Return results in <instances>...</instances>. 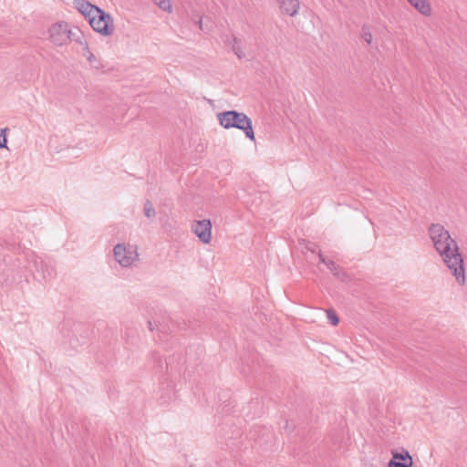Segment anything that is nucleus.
Segmentation results:
<instances>
[{
    "label": "nucleus",
    "instance_id": "4468645a",
    "mask_svg": "<svg viewBox=\"0 0 467 467\" xmlns=\"http://www.w3.org/2000/svg\"><path fill=\"white\" fill-rule=\"evenodd\" d=\"M82 56L89 62L90 66L96 69H101L104 67L102 61L98 58L90 49L82 52Z\"/></svg>",
    "mask_w": 467,
    "mask_h": 467
},
{
    "label": "nucleus",
    "instance_id": "f03ea898",
    "mask_svg": "<svg viewBox=\"0 0 467 467\" xmlns=\"http://www.w3.org/2000/svg\"><path fill=\"white\" fill-rule=\"evenodd\" d=\"M221 126L224 129H238L244 131L246 138L252 141L255 140L252 119L244 112L228 110L217 114Z\"/></svg>",
    "mask_w": 467,
    "mask_h": 467
},
{
    "label": "nucleus",
    "instance_id": "39448f33",
    "mask_svg": "<svg viewBox=\"0 0 467 467\" xmlns=\"http://www.w3.org/2000/svg\"><path fill=\"white\" fill-rule=\"evenodd\" d=\"M116 261L123 267H128L138 259V253L135 249L127 248L124 244H118L114 249Z\"/></svg>",
    "mask_w": 467,
    "mask_h": 467
},
{
    "label": "nucleus",
    "instance_id": "2eb2a0df",
    "mask_svg": "<svg viewBox=\"0 0 467 467\" xmlns=\"http://www.w3.org/2000/svg\"><path fill=\"white\" fill-rule=\"evenodd\" d=\"M232 50L239 58L245 56L241 47V40L234 36H233Z\"/></svg>",
    "mask_w": 467,
    "mask_h": 467
},
{
    "label": "nucleus",
    "instance_id": "9b49d317",
    "mask_svg": "<svg viewBox=\"0 0 467 467\" xmlns=\"http://www.w3.org/2000/svg\"><path fill=\"white\" fill-rule=\"evenodd\" d=\"M77 9L86 17L88 20L94 16L95 13H99V7L90 4L86 0H75Z\"/></svg>",
    "mask_w": 467,
    "mask_h": 467
},
{
    "label": "nucleus",
    "instance_id": "0eeeda50",
    "mask_svg": "<svg viewBox=\"0 0 467 467\" xmlns=\"http://www.w3.org/2000/svg\"><path fill=\"white\" fill-rule=\"evenodd\" d=\"M392 457L388 463V467H411L413 460L409 451L403 448L399 451H391Z\"/></svg>",
    "mask_w": 467,
    "mask_h": 467
},
{
    "label": "nucleus",
    "instance_id": "a211bd4d",
    "mask_svg": "<svg viewBox=\"0 0 467 467\" xmlns=\"http://www.w3.org/2000/svg\"><path fill=\"white\" fill-rule=\"evenodd\" d=\"M144 214L148 218L154 217L156 214L155 209L150 201H146L144 203Z\"/></svg>",
    "mask_w": 467,
    "mask_h": 467
},
{
    "label": "nucleus",
    "instance_id": "6e6552de",
    "mask_svg": "<svg viewBox=\"0 0 467 467\" xmlns=\"http://www.w3.org/2000/svg\"><path fill=\"white\" fill-rule=\"evenodd\" d=\"M302 244L305 245L306 259L311 263H321V248L318 244L309 241L303 240Z\"/></svg>",
    "mask_w": 467,
    "mask_h": 467
},
{
    "label": "nucleus",
    "instance_id": "4be33fe9",
    "mask_svg": "<svg viewBox=\"0 0 467 467\" xmlns=\"http://www.w3.org/2000/svg\"><path fill=\"white\" fill-rule=\"evenodd\" d=\"M151 325H152V324H151V322H150V321H149V328H150V330H151V331H152V330H153V327H151Z\"/></svg>",
    "mask_w": 467,
    "mask_h": 467
},
{
    "label": "nucleus",
    "instance_id": "dca6fc26",
    "mask_svg": "<svg viewBox=\"0 0 467 467\" xmlns=\"http://www.w3.org/2000/svg\"><path fill=\"white\" fill-rule=\"evenodd\" d=\"M327 315V320L332 326H337L339 323V317L333 308H327L324 310Z\"/></svg>",
    "mask_w": 467,
    "mask_h": 467
},
{
    "label": "nucleus",
    "instance_id": "6ab92c4d",
    "mask_svg": "<svg viewBox=\"0 0 467 467\" xmlns=\"http://www.w3.org/2000/svg\"><path fill=\"white\" fill-rule=\"evenodd\" d=\"M7 129H3L0 130V148H6V139H5V131Z\"/></svg>",
    "mask_w": 467,
    "mask_h": 467
},
{
    "label": "nucleus",
    "instance_id": "7ed1b4c3",
    "mask_svg": "<svg viewBox=\"0 0 467 467\" xmlns=\"http://www.w3.org/2000/svg\"><path fill=\"white\" fill-rule=\"evenodd\" d=\"M50 41L57 46L62 47L71 42L74 34V28H71L69 24L65 21H59L53 24L49 27Z\"/></svg>",
    "mask_w": 467,
    "mask_h": 467
},
{
    "label": "nucleus",
    "instance_id": "aec40b11",
    "mask_svg": "<svg viewBox=\"0 0 467 467\" xmlns=\"http://www.w3.org/2000/svg\"><path fill=\"white\" fill-rule=\"evenodd\" d=\"M362 37L363 39L368 43V44H370L371 41H372V35L370 32H367L365 31V29L363 28V34H362Z\"/></svg>",
    "mask_w": 467,
    "mask_h": 467
},
{
    "label": "nucleus",
    "instance_id": "20e7f679",
    "mask_svg": "<svg viewBox=\"0 0 467 467\" xmlns=\"http://www.w3.org/2000/svg\"><path fill=\"white\" fill-rule=\"evenodd\" d=\"M88 23L94 31L104 36H111L114 32L113 19L111 16L99 8V13H95L88 19Z\"/></svg>",
    "mask_w": 467,
    "mask_h": 467
},
{
    "label": "nucleus",
    "instance_id": "ddd939ff",
    "mask_svg": "<svg viewBox=\"0 0 467 467\" xmlns=\"http://www.w3.org/2000/svg\"><path fill=\"white\" fill-rule=\"evenodd\" d=\"M72 40L73 42H76L82 47V52L89 49L88 41L85 38V36L83 32L78 27H74V34Z\"/></svg>",
    "mask_w": 467,
    "mask_h": 467
},
{
    "label": "nucleus",
    "instance_id": "412c9836",
    "mask_svg": "<svg viewBox=\"0 0 467 467\" xmlns=\"http://www.w3.org/2000/svg\"><path fill=\"white\" fill-rule=\"evenodd\" d=\"M198 26L200 29H202V22L201 19L198 21Z\"/></svg>",
    "mask_w": 467,
    "mask_h": 467
},
{
    "label": "nucleus",
    "instance_id": "423d86ee",
    "mask_svg": "<svg viewBox=\"0 0 467 467\" xmlns=\"http://www.w3.org/2000/svg\"><path fill=\"white\" fill-rule=\"evenodd\" d=\"M192 232L203 244H210L212 241V222L209 219L195 221L192 225Z\"/></svg>",
    "mask_w": 467,
    "mask_h": 467
},
{
    "label": "nucleus",
    "instance_id": "1a4fd4ad",
    "mask_svg": "<svg viewBox=\"0 0 467 467\" xmlns=\"http://www.w3.org/2000/svg\"><path fill=\"white\" fill-rule=\"evenodd\" d=\"M323 265L332 272L333 275L342 282H348L350 280L349 275L346 273L339 265H337L332 260H327L324 256L322 259Z\"/></svg>",
    "mask_w": 467,
    "mask_h": 467
},
{
    "label": "nucleus",
    "instance_id": "f3484780",
    "mask_svg": "<svg viewBox=\"0 0 467 467\" xmlns=\"http://www.w3.org/2000/svg\"><path fill=\"white\" fill-rule=\"evenodd\" d=\"M154 4L159 6L161 10L171 13L172 5L171 0H153Z\"/></svg>",
    "mask_w": 467,
    "mask_h": 467
},
{
    "label": "nucleus",
    "instance_id": "9d476101",
    "mask_svg": "<svg viewBox=\"0 0 467 467\" xmlns=\"http://www.w3.org/2000/svg\"><path fill=\"white\" fill-rule=\"evenodd\" d=\"M282 13L290 16H295L299 10L300 4L298 0H276Z\"/></svg>",
    "mask_w": 467,
    "mask_h": 467
},
{
    "label": "nucleus",
    "instance_id": "f8f14e48",
    "mask_svg": "<svg viewBox=\"0 0 467 467\" xmlns=\"http://www.w3.org/2000/svg\"><path fill=\"white\" fill-rule=\"evenodd\" d=\"M410 4L414 6L420 14L430 16L431 8L427 0H409Z\"/></svg>",
    "mask_w": 467,
    "mask_h": 467
},
{
    "label": "nucleus",
    "instance_id": "5701e85b",
    "mask_svg": "<svg viewBox=\"0 0 467 467\" xmlns=\"http://www.w3.org/2000/svg\"><path fill=\"white\" fill-rule=\"evenodd\" d=\"M368 467H377V466H375L374 464H370V465H369V466H368Z\"/></svg>",
    "mask_w": 467,
    "mask_h": 467
},
{
    "label": "nucleus",
    "instance_id": "f257e3e1",
    "mask_svg": "<svg viewBox=\"0 0 467 467\" xmlns=\"http://www.w3.org/2000/svg\"><path fill=\"white\" fill-rule=\"evenodd\" d=\"M429 233L437 252L441 254L457 282L463 285L465 283V269L457 243L441 224H431Z\"/></svg>",
    "mask_w": 467,
    "mask_h": 467
}]
</instances>
